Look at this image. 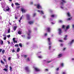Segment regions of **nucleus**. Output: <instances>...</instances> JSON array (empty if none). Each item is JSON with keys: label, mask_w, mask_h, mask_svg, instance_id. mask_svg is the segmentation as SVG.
Masks as SVG:
<instances>
[{"label": "nucleus", "mask_w": 74, "mask_h": 74, "mask_svg": "<svg viewBox=\"0 0 74 74\" xmlns=\"http://www.w3.org/2000/svg\"><path fill=\"white\" fill-rule=\"evenodd\" d=\"M59 33V34L60 35L61 34V33H62V29H61L60 28H59L58 29Z\"/></svg>", "instance_id": "obj_6"}, {"label": "nucleus", "mask_w": 74, "mask_h": 74, "mask_svg": "<svg viewBox=\"0 0 74 74\" xmlns=\"http://www.w3.org/2000/svg\"><path fill=\"white\" fill-rule=\"evenodd\" d=\"M58 56H62V54H59Z\"/></svg>", "instance_id": "obj_51"}, {"label": "nucleus", "mask_w": 74, "mask_h": 74, "mask_svg": "<svg viewBox=\"0 0 74 74\" xmlns=\"http://www.w3.org/2000/svg\"><path fill=\"white\" fill-rule=\"evenodd\" d=\"M29 58H28L27 59V61H29Z\"/></svg>", "instance_id": "obj_53"}, {"label": "nucleus", "mask_w": 74, "mask_h": 74, "mask_svg": "<svg viewBox=\"0 0 74 74\" xmlns=\"http://www.w3.org/2000/svg\"><path fill=\"white\" fill-rule=\"evenodd\" d=\"M47 30L48 32H50L51 31V28L49 27H48L47 28Z\"/></svg>", "instance_id": "obj_11"}, {"label": "nucleus", "mask_w": 74, "mask_h": 74, "mask_svg": "<svg viewBox=\"0 0 74 74\" xmlns=\"http://www.w3.org/2000/svg\"><path fill=\"white\" fill-rule=\"evenodd\" d=\"M63 44L62 43L60 44V46L61 47H63Z\"/></svg>", "instance_id": "obj_45"}, {"label": "nucleus", "mask_w": 74, "mask_h": 74, "mask_svg": "<svg viewBox=\"0 0 74 74\" xmlns=\"http://www.w3.org/2000/svg\"><path fill=\"white\" fill-rule=\"evenodd\" d=\"M35 69V71H40V69H39L38 68H37L36 67H35L34 68Z\"/></svg>", "instance_id": "obj_7"}, {"label": "nucleus", "mask_w": 74, "mask_h": 74, "mask_svg": "<svg viewBox=\"0 0 74 74\" xmlns=\"http://www.w3.org/2000/svg\"><path fill=\"white\" fill-rule=\"evenodd\" d=\"M50 62H51V61H47V63H50Z\"/></svg>", "instance_id": "obj_56"}, {"label": "nucleus", "mask_w": 74, "mask_h": 74, "mask_svg": "<svg viewBox=\"0 0 74 74\" xmlns=\"http://www.w3.org/2000/svg\"><path fill=\"white\" fill-rule=\"evenodd\" d=\"M31 38V37H30V36H28L27 37V38L28 40H29V39H30Z\"/></svg>", "instance_id": "obj_32"}, {"label": "nucleus", "mask_w": 74, "mask_h": 74, "mask_svg": "<svg viewBox=\"0 0 74 74\" xmlns=\"http://www.w3.org/2000/svg\"><path fill=\"white\" fill-rule=\"evenodd\" d=\"M16 28H17V27L16 26H15L14 27V31H15L16 30Z\"/></svg>", "instance_id": "obj_17"}, {"label": "nucleus", "mask_w": 74, "mask_h": 74, "mask_svg": "<svg viewBox=\"0 0 74 74\" xmlns=\"http://www.w3.org/2000/svg\"><path fill=\"white\" fill-rule=\"evenodd\" d=\"M65 27V26L64 25H62V29H64Z\"/></svg>", "instance_id": "obj_29"}, {"label": "nucleus", "mask_w": 74, "mask_h": 74, "mask_svg": "<svg viewBox=\"0 0 74 74\" xmlns=\"http://www.w3.org/2000/svg\"><path fill=\"white\" fill-rule=\"evenodd\" d=\"M1 51H2V49H0V52H1Z\"/></svg>", "instance_id": "obj_54"}, {"label": "nucleus", "mask_w": 74, "mask_h": 74, "mask_svg": "<svg viewBox=\"0 0 74 74\" xmlns=\"http://www.w3.org/2000/svg\"><path fill=\"white\" fill-rule=\"evenodd\" d=\"M5 67L6 69H7L8 68V65H6L5 66Z\"/></svg>", "instance_id": "obj_41"}, {"label": "nucleus", "mask_w": 74, "mask_h": 74, "mask_svg": "<svg viewBox=\"0 0 74 74\" xmlns=\"http://www.w3.org/2000/svg\"><path fill=\"white\" fill-rule=\"evenodd\" d=\"M70 28V26L69 25H68L66 27V29H69Z\"/></svg>", "instance_id": "obj_18"}, {"label": "nucleus", "mask_w": 74, "mask_h": 74, "mask_svg": "<svg viewBox=\"0 0 74 74\" xmlns=\"http://www.w3.org/2000/svg\"><path fill=\"white\" fill-rule=\"evenodd\" d=\"M45 71H48V69H45Z\"/></svg>", "instance_id": "obj_61"}, {"label": "nucleus", "mask_w": 74, "mask_h": 74, "mask_svg": "<svg viewBox=\"0 0 74 74\" xmlns=\"http://www.w3.org/2000/svg\"><path fill=\"white\" fill-rule=\"evenodd\" d=\"M47 39L48 40V42H49V45H51V44H52V42H51V38H48Z\"/></svg>", "instance_id": "obj_4"}, {"label": "nucleus", "mask_w": 74, "mask_h": 74, "mask_svg": "<svg viewBox=\"0 0 74 74\" xmlns=\"http://www.w3.org/2000/svg\"><path fill=\"white\" fill-rule=\"evenodd\" d=\"M47 33H46L45 34V36H47Z\"/></svg>", "instance_id": "obj_60"}, {"label": "nucleus", "mask_w": 74, "mask_h": 74, "mask_svg": "<svg viewBox=\"0 0 74 74\" xmlns=\"http://www.w3.org/2000/svg\"><path fill=\"white\" fill-rule=\"evenodd\" d=\"M15 38H13V42H14V41H15Z\"/></svg>", "instance_id": "obj_35"}, {"label": "nucleus", "mask_w": 74, "mask_h": 74, "mask_svg": "<svg viewBox=\"0 0 74 74\" xmlns=\"http://www.w3.org/2000/svg\"><path fill=\"white\" fill-rule=\"evenodd\" d=\"M1 44L2 45H3V41L2 40H1Z\"/></svg>", "instance_id": "obj_39"}, {"label": "nucleus", "mask_w": 74, "mask_h": 74, "mask_svg": "<svg viewBox=\"0 0 74 74\" xmlns=\"http://www.w3.org/2000/svg\"><path fill=\"white\" fill-rule=\"evenodd\" d=\"M8 44H10V41H8Z\"/></svg>", "instance_id": "obj_58"}, {"label": "nucleus", "mask_w": 74, "mask_h": 74, "mask_svg": "<svg viewBox=\"0 0 74 74\" xmlns=\"http://www.w3.org/2000/svg\"><path fill=\"white\" fill-rule=\"evenodd\" d=\"M38 58H39L40 59H41L42 58V56H38Z\"/></svg>", "instance_id": "obj_24"}, {"label": "nucleus", "mask_w": 74, "mask_h": 74, "mask_svg": "<svg viewBox=\"0 0 74 74\" xmlns=\"http://www.w3.org/2000/svg\"><path fill=\"white\" fill-rule=\"evenodd\" d=\"M62 74H67V73L66 72H63Z\"/></svg>", "instance_id": "obj_30"}, {"label": "nucleus", "mask_w": 74, "mask_h": 74, "mask_svg": "<svg viewBox=\"0 0 74 74\" xmlns=\"http://www.w3.org/2000/svg\"><path fill=\"white\" fill-rule=\"evenodd\" d=\"M25 70L27 72H29L30 71V70H29V67H27L25 68Z\"/></svg>", "instance_id": "obj_8"}, {"label": "nucleus", "mask_w": 74, "mask_h": 74, "mask_svg": "<svg viewBox=\"0 0 74 74\" xmlns=\"http://www.w3.org/2000/svg\"><path fill=\"white\" fill-rule=\"evenodd\" d=\"M67 35H65V37H64V40H66L67 39Z\"/></svg>", "instance_id": "obj_13"}, {"label": "nucleus", "mask_w": 74, "mask_h": 74, "mask_svg": "<svg viewBox=\"0 0 74 74\" xmlns=\"http://www.w3.org/2000/svg\"><path fill=\"white\" fill-rule=\"evenodd\" d=\"M3 60L5 62H7V60H6V59L5 58H3Z\"/></svg>", "instance_id": "obj_34"}, {"label": "nucleus", "mask_w": 74, "mask_h": 74, "mask_svg": "<svg viewBox=\"0 0 74 74\" xmlns=\"http://www.w3.org/2000/svg\"><path fill=\"white\" fill-rule=\"evenodd\" d=\"M71 19H72V18L71 17V18H69L68 19V20H69V21H70V20H71Z\"/></svg>", "instance_id": "obj_44"}, {"label": "nucleus", "mask_w": 74, "mask_h": 74, "mask_svg": "<svg viewBox=\"0 0 74 74\" xmlns=\"http://www.w3.org/2000/svg\"><path fill=\"white\" fill-rule=\"evenodd\" d=\"M40 13L41 14H44V12L42 11H40Z\"/></svg>", "instance_id": "obj_28"}, {"label": "nucleus", "mask_w": 74, "mask_h": 74, "mask_svg": "<svg viewBox=\"0 0 74 74\" xmlns=\"http://www.w3.org/2000/svg\"><path fill=\"white\" fill-rule=\"evenodd\" d=\"M7 36L8 38H9V37H10V35H8Z\"/></svg>", "instance_id": "obj_42"}, {"label": "nucleus", "mask_w": 74, "mask_h": 74, "mask_svg": "<svg viewBox=\"0 0 74 74\" xmlns=\"http://www.w3.org/2000/svg\"><path fill=\"white\" fill-rule=\"evenodd\" d=\"M34 5L35 6H36V7L38 9H40V8H42V7H41V6L40 5V4H38L37 5L35 4Z\"/></svg>", "instance_id": "obj_1"}, {"label": "nucleus", "mask_w": 74, "mask_h": 74, "mask_svg": "<svg viewBox=\"0 0 74 74\" xmlns=\"http://www.w3.org/2000/svg\"><path fill=\"white\" fill-rule=\"evenodd\" d=\"M15 5H19L20 4H19L18 3H15Z\"/></svg>", "instance_id": "obj_25"}, {"label": "nucleus", "mask_w": 74, "mask_h": 74, "mask_svg": "<svg viewBox=\"0 0 74 74\" xmlns=\"http://www.w3.org/2000/svg\"><path fill=\"white\" fill-rule=\"evenodd\" d=\"M14 47H19V45L18 44H16L14 45Z\"/></svg>", "instance_id": "obj_23"}, {"label": "nucleus", "mask_w": 74, "mask_h": 74, "mask_svg": "<svg viewBox=\"0 0 74 74\" xmlns=\"http://www.w3.org/2000/svg\"><path fill=\"white\" fill-rule=\"evenodd\" d=\"M51 46H49V50H50L51 49Z\"/></svg>", "instance_id": "obj_55"}, {"label": "nucleus", "mask_w": 74, "mask_h": 74, "mask_svg": "<svg viewBox=\"0 0 74 74\" xmlns=\"http://www.w3.org/2000/svg\"><path fill=\"white\" fill-rule=\"evenodd\" d=\"M1 63H2L3 64H4V62L2 61V60H1Z\"/></svg>", "instance_id": "obj_43"}, {"label": "nucleus", "mask_w": 74, "mask_h": 74, "mask_svg": "<svg viewBox=\"0 0 74 74\" xmlns=\"http://www.w3.org/2000/svg\"><path fill=\"white\" fill-rule=\"evenodd\" d=\"M4 71H8V69H3Z\"/></svg>", "instance_id": "obj_22"}, {"label": "nucleus", "mask_w": 74, "mask_h": 74, "mask_svg": "<svg viewBox=\"0 0 74 74\" xmlns=\"http://www.w3.org/2000/svg\"><path fill=\"white\" fill-rule=\"evenodd\" d=\"M36 13H34V14L33 16H34H34H36Z\"/></svg>", "instance_id": "obj_48"}, {"label": "nucleus", "mask_w": 74, "mask_h": 74, "mask_svg": "<svg viewBox=\"0 0 74 74\" xmlns=\"http://www.w3.org/2000/svg\"><path fill=\"white\" fill-rule=\"evenodd\" d=\"M6 8H7L6 10L5 9H3V10L4 11H5V12L7 11H10V8L8 5H7L6 7Z\"/></svg>", "instance_id": "obj_2"}, {"label": "nucleus", "mask_w": 74, "mask_h": 74, "mask_svg": "<svg viewBox=\"0 0 74 74\" xmlns=\"http://www.w3.org/2000/svg\"><path fill=\"white\" fill-rule=\"evenodd\" d=\"M10 71H11L12 70V67H11V66H10Z\"/></svg>", "instance_id": "obj_31"}, {"label": "nucleus", "mask_w": 74, "mask_h": 74, "mask_svg": "<svg viewBox=\"0 0 74 74\" xmlns=\"http://www.w3.org/2000/svg\"><path fill=\"white\" fill-rule=\"evenodd\" d=\"M14 43H17L18 42H17V41L16 40H14V42H13Z\"/></svg>", "instance_id": "obj_38"}, {"label": "nucleus", "mask_w": 74, "mask_h": 74, "mask_svg": "<svg viewBox=\"0 0 74 74\" xmlns=\"http://www.w3.org/2000/svg\"><path fill=\"white\" fill-rule=\"evenodd\" d=\"M74 42V40H72L70 42V44H72Z\"/></svg>", "instance_id": "obj_21"}, {"label": "nucleus", "mask_w": 74, "mask_h": 74, "mask_svg": "<svg viewBox=\"0 0 74 74\" xmlns=\"http://www.w3.org/2000/svg\"><path fill=\"white\" fill-rule=\"evenodd\" d=\"M11 5H12V7H14V4L13 3H12Z\"/></svg>", "instance_id": "obj_49"}, {"label": "nucleus", "mask_w": 74, "mask_h": 74, "mask_svg": "<svg viewBox=\"0 0 74 74\" xmlns=\"http://www.w3.org/2000/svg\"><path fill=\"white\" fill-rule=\"evenodd\" d=\"M59 41H60V42H63V40H59Z\"/></svg>", "instance_id": "obj_52"}, {"label": "nucleus", "mask_w": 74, "mask_h": 74, "mask_svg": "<svg viewBox=\"0 0 74 74\" xmlns=\"http://www.w3.org/2000/svg\"><path fill=\"white\" fill-rule=\"evenodd\" d=\"M17 8H20V6H18L16 7Z\"/></svg>", "instance_id": "obj_50"}, {"label": "nucleus", "mask_w": 74, "mask_h": 74, "mask_svg": "<svg viewBox=\"0 0 74 74\" xmlns=\"http://www.w3.org/2000/svg\"><path fill=\"white\" fill-rule=\"evenodd\" d=\"M2 52L3 54L5 52V50H3L2 51Z\"/></svg>", "instance_id": "obj_26"}, {"label": "nucleus", "mask_w": 74, "mask_h": 74, "mask_svg": "<svg viewBox=\"0 0 74 74\" xmlns=\"http://www.w3.org/2000/svg\"><path fill=\"white\" fill-rule=\"evenodd\" d=\"M20 51V48H17V52H19Z\"/></svg>", "instance_id": "obj_16"}, {"label": "nucleus", "mask_w": 74, "mask_h": 74, "mask_svg": "<svg viewBox=\"0 0 74 74\" xmlns=\"http://www.w3.org/2000/svg\"><path fill=\"white\" fill-rule=\"evenodd\" d=\"M26 16L27 17V20H29H29L30 19V15L27 14H26Z\"/></svg>", "instance_id": "obj_3"}, {"label": "nucleus", "mask_w": 74, "mask_h": 74, "mask_svg": "<svg viewBox=\"0 0 74 74\" xmlns=\"http://www.w3.org/2000/svg\"><path fill=\"white\" fill-rule=\"evenodd\" d=\"M60 65L62 67H63L64 66V63H60Z\"/></svg>", "instance_id": "obj_15"}, {"label": "nucleus", "mask_w": 74, "mask_h": 74, "mask_svg": "<svg viewBox=\"0 0 74 74\" xmlns=\"http://www.w3.org/2000/svg\"><path fill=\"white\" fill-rule=\"evenodd\" d=\"M8 33H10V28L8 29Z\"/></svg>", "instance_id": "obj_27"}, {"label": "nucleus", "mask_w": 74, "mask_h": 74, "mask_svg": "<svg viewBox=\"0 0 74 74\" xmlns=\"http://www.w3.org/2000/svg\"><path fill=\"white\" fill-rule=\"evenodd\" d=\"M21 10L23 12H24V13L26 12V10H25L23 8H21Z\"/></svg>", "instance_id": "obj_10"}, {"label": "nucleus", "mask_w": 74, "mask_h": 74, "mask_svg": "<svg viewBox=\"0 0 74 74\" xmlns=\"http://www.w3.org/2000/svg\"><path fill=\"white\" fill-rule=\"evenodd\" d=\"M19 45L21 48H22V43H20L19 44Z\"/></svg>", "instance_id": "obj_14"}, {"label": "nucleus", "mask_w": 74, "mask_h": 74, "mask_svg": "<svg viewBox=\"0 0 74 74\" xmlns=\"http://www.w3.org/2000/svg\"><path fill=\"white\" fill-rule=\"evenodd\" d=\"M66 48H64L63 50V51H64V50H65V49H66Z\"/></svg>", "instance_id": "obj_64"}, {"label": "nucleus", "mask_w": 74, "mask_h": 74, "mask_svg": "<svg viewBox=\"0 0 74 74\" xmlns=\"http://www.w3.org/2000/svg\"><path fill=\"white\" fill-rule=\"evenodd\" d=\"M18 34H22V32L20 31H18Z\"/></svg>", "instance_id": "obj_20"}, {"label": "nucleus", "mask_w": 74, "mask_h": 74, "mask_svg": "<svg viewBox=\"0 0 74 74\" xmlns=\"http://www.w3.org/2000/svg\"><path fill=\"white\" fill-rule=\"evenodd\" d=\"M51 17H52V18H54L55 17V15H53L51 16Z\"/></svg>", "instance_id": "obj_33"}, {"label": "nucleus", "mask_w": 74, "mask_h": 74, "mask_svg": "<svg viewBox=\"0 0 74 74\" xmlns=\"http://www.w3.org/2000/svg\"><path fill=\"white\" fill-rule=\"evenodd\" d=\"M33 21H30L28 22V23L29 25H32V24H33Z\"/></svg>", "instance_id": "obj_12"}, {"label": "nucleus", "mask_w": 74, "mask_h": 74, "mask_svg": "<svg viewBox=\"0 0 74 74\" xmlns=\"http://www.w3.org/2000/svg\"><path fill=\"white\" fill-rule=\"evenodd\" d=\"M72 27L73 28H74V24L72 25Z\"/></svg>", "instance_id": "obj_63"}, {"label": "nucleus", "mask_w": 74, "mask_h": 74, "mask_svg": "<svg viewBox=\"0 0 74 74\" xmlns=\"http://www.w3.org/2000/svg\"><path fill=\"white\" fill-rule=\"evenodd\" d=\"M59 68H58L56 69V70L57 71H58V70H59Z\"/></svg>", "instance_id": "obj_57"}, {"label": "nucleus", "mask_w": 74, "mask_h": 74, "mask_svg": "<svg viewBox=\"0 0 74 74\" xmlns=\"http://www.w3.org/2000/svg\"><path fill=\"white\" fill-rule=\"evenodd\" d=\"M67 15L69 17L71 16V15H70V13L69 12H68L67 13Z\"/></svg>", "instance_id": "obj_19"}, {"label": "nucleus", "mask_w": 74, "mask_h": 74, "mask_svg": "<svg viewBox=\"0 0 74 74\" xmlns=\"http://www.w3.org/2000/svg\"><path fill=\"white\" fill-rule=\"evenodd\" d=\"M32 33V31L31 30H28V32L27 33L28 36H30V34Z\"/></svg>", "instance_id": "obj_5"}, {"label": "nucleus", "mask_w": 74, "mask_h": 74, "mask_svg": "<svg viewBox=\"0 0 74 74\" xmlns=\"http://www.w3.org/2000/svg\"><path fill=\"white\" fill-rule=\"evenodd\" d=\"M12 52H15V51L14 49H13V50L12 51Z\"/></svg>", "instance_id": "obj_40"}, {"label": "nucleus", "mask_w": 74, "mask_h": 74, "mask_svg": "<svg viewBox=\"0 0 74 74\" xmlns=\"http://www.w3.org/2000/svg\"><path fill=\"white\" fill-rule=\"evenodd\" d=\"M61 1L62 2H61V4H62V5H63V3H67L65 0H61Z\"/></svg>", "instance_id": "obj_9"}, {"label": "nucleus", "mask_w": 74, "mask_h": 74, "mask_svg": "<svg viewBox=\"0 0 74 74\" xmlns=\"http://www.w3.org/2000/svg\"><path fill=\"white\" fill-rule=\"evenodd\" d=\"M63 21L62 20H60L59 21V23H62Z\"/></svg>", "instance_id": "obj_37"}, {"label": "nucleus", "mask_w": 74, "mask_h": 74, "mask_svg": "<svg viewBox=\"0 0 74 74\" xmlns=\"http://www.w3.org/2000/svg\"><path fill=\"white\" fill-rule=\"evenodd\" d=\"M15 19H18V18H17V17H15Z\"/></svg>", "instance_id": "obj_62"}, {"label": "nucleus", "mask_w": 74, "mask_h": 74, "mask_svg": "<svg viewBox=\"0 0 74 74\" xmlns=\"http://www.w3.org/2000/svg\"><path fill=\"white\" fill-rule=\"evenodd\" d=\"M8 60H11V57H9L8 58Z\"/></svg>", "instance_id": "obj_47"}, {"label": "nucleus", "mask_w": 74, "mask_h": 74, "mask_svg": "<svg viewBox=\"0 0 74 74\" xmlns=\"http://www.w3.org/2000/svg\"><path fill=\"white\" fill-rule=\"evenodd\" d=\"M61 57H62L61 56H58V58H61Z\"/></svg>", "instance_id": "obj_46"}, {"label": "nucleus", "mask_w": 74, "mask_h": 74, "mask_svg": "<svg viewBox=\"0 0 74 74\" xmlns=\"http://www.w3.org/2000/svg\"><path fill=\"white\" fill-rule=\"evenodd\" d=\"M22 17H21L20 18V20H22Z\"/></svg>", "instance_id": "obj_59"}, {"label": "nucleus", "mask_w": 74, "mask_h": 74, "mask_svg": "<svg viewBox=\"0 0 74 74\" xmlns=\"http://www.w3.org/2000/svg\"><path fill=\"white\" fill-rule=\"evenodd\" d=\"M6 39H7V37H5L3 38V40H5Z\"/></svg>", "instance_id": "obj_36"}]
</instances>
